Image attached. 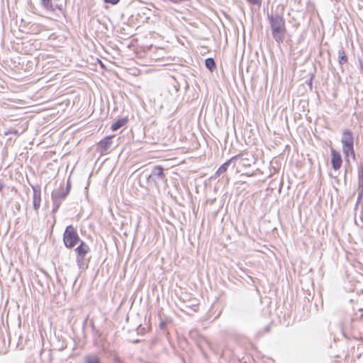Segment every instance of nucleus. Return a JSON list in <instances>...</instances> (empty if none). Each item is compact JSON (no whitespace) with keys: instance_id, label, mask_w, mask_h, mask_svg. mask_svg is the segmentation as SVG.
I'll list each match as a JSON object with an SVG mask.
<instances>
[{"instance_id":"f257e3e1","label":"nucleus","mask_w":363,"mask_h":363,"mask_svg":"<svg viewBox=\"0 0 363 363\" xmlns=\"http://www.w3.org/2000/svg\"><path fill=\"white\" fill-rule=\"evenodd\" d=\"M268 18L271 26L273 38L277 43L279 44L282 43L286 32L284 17L279 15H271Z\"/></svg>"},{"instance_id":"f03ea898","label":"nucleus","mask_w":363,"mask_h":363,"mask_svg":"<svg viewBox=\"0 0 363 363\" xmlns=\"http://www.w3.org/2000/svg\"><path fill=\"white\" fill-rule=\"evenodd\" d=\"M341 143L345 159L347 161L350 158L354 160L356 158L354 151V136L350 130L345 129L342 131Z\"/></svg>"},{"instance_id":"7ed1b4c3","label":"nucleus","mask_w":363,"mask_h":363,"mask_svg":"<svg viewBox=\"0 0 363 363\" xmlns=\"http://www.w3.org/2000/svg\"><path fill=\"white\" fill-rule=\"evenodd\" d=\"M76 254V262L79 269H86L88 268L89 259L86 256L90 252L89 246L84 241H81L79 245L74 249Z\"/></svg>"},{"instance_id":"20e7f679","label":"nucleus","mask_w":363,"mask_h":363,"mask_svg":"<svg viewBox=\"0 0 363 363\" xmlns=\"http://www.w3.org/2000/svg\"><path fill=\"white\" fill-rule=\"evenodd\" d=\"M79 241L80 238L76 228L72 225H68L63 233V242L65 247L72 249L76 246Z\"/></svg>"},{"instance_id":"39448f33","label":"nucleus","mask_w":363,"mask_h":363,"mask_svg":"<svg viewBox=\"0 0 363 363\" xmlns=\"http://www.w3.org/2000/svg\"><path fill=\"white\" fill-rule=\"evenodd\" d=\"M330 157L332 167L335 171H338L342 164V158L339 151L334 147H330Z\"/></svg>"},{"instance_id":"423d86ee","label":"nucleus","mask_w":363,"mask_h":363,"mask_svg":"<svg viewBox=\"0 0 363 363\" xmlns=\"http://www.w3.org/2000/svg\"><path fill=\"white\" fill-rule=\"evenodd\" d=\"M238 159H241L242 160H244V159L242 158V156L240 155L233 157L229 160H228L224 164H223L218 169V170L216 172V174L217 176H220V175L224 174L228 170V167L230 166V164H232L233 162H234L235 161H236Z\"/></svg>"},{"instance_id":"0eeeda50","label":"nucleus","mask_w":363,"mask_h":363,"mask_svg":"<svg viewBox=\"0 0 363 363\" xmlns=\"http://www.w3.org/2000/svg\"><path fill=\"white\" fill-rule=\"evenodd\" d=\"M111 138L112 136L106 137L98 143L101 151H106L111 147L112 144Z\"/></svg>"},{"instance_id":"6e6552de","label":"nucleus","mask_w":363,"mask_h":363,"mask_svg":"<svg viewBox=\"0 0 363 363\" xmlns=\"http://www.w3.org/2000/svg\"><path fill=\"white\" fill-rule=\"evenodd\" d=\"M128 120L127 118H121V119L118 120L117 121H116L115 123H113L112 124L111 130L113 131H116L120 128L126 125V123H128Z\"/></svg>"},{"instance_id":"1a4fd4ad","label":"nucleus","mask_w":363,"mask_h":363,"mask_svg":"<svg viewBox=\"0 0 363 363\" xmlns=\"http://www.w3.org/2000/svg\"><path fill=\"white\" fill-rule=\"evenodd\" d=\"M205 65L211 72L216 68V62L211 57L207 58L206 60Z\"/></svg>"},{"instance_id":"9d476101","label":"nucleus","mask_w":363,"mask_h":363,"mask_svg":"<svg viewBox=\"0 0 363 363\" xmlns=\"http://www.w3.org/2000/svg\"><path fill=\"white\" fill-rule=\"evenodd\" d=\"M358 196H357V201L359 202L362 201L363 198V177L359 178V185H358Z\"/></svg>"},{"instance_id":"9b49d317","label":"nucleus","mask_w":363,"mask_h":363,"mask_svg":"<svg viewBox=\"0 0 363 363\" xmlns=\"http://www.w3.org/2000/svg\"><path fill=\"white\" fill-rule=\"evenodd\" d=\"M152 173L154 175L160 178H162L164 177V169L160 165L155 166L153 169Z\"/></svg>"},{"instance_id":"f8f14e48","label":"nucleus","mask_w":363,"mask_h":363,"mask_svg":"<svg viewBox=\"0 0 363 363\" xmlns=\"http://www.w3.org/2000/svg\"><path fill=\"white\" fill-rule=\"evenodd\" d=\"M338 58L340 64L342 65L347 62V57L345 52L343 50L338 51Z\"/></svg>"},{"instance_id":"ddd939ff","label":"nucleus","mask_w":363,"mask_h":363,"mask_svg":"<svg viewBox=\"0 0 363 363\" xmlns=\"http://www.w3.org/2000/svg\"><path fill=\"white\" fill-rule=\"evenodd\" d=\"M86 363H101L99 358L96 355H89L85 359Z\"/></svg>"},{"instance_id":"4468645a","label":"nucleus","mask_w":363,"mask_h":363,"mask_svg":"<svg viewBox=\"0 0 363 363\" xmlns=\"http://www.w3.org/2000/svg\"><path fill=\"white\" fill-rule=\"evenodd\" d=\"M40 205V195L37 196L36 194L34 195L33 197V206L35 210H38Z\"/></svg>"},{"instance_id":"2eb2a0df","label":"nucleus","mask_w":363,"mask_h":363,"mask_svg":"<svg viewBox=\"0 0 363 363\" xmlns=\"http://www.w3.org/2000/svg\"><path fill=\"white\" fill-rule=\"evenodd\" d=\"M43 6L48 10H53L52 0H42Z\"/></svg>"},{"instance_id":"dca6fc26","label":"nucleus","mask_w":363,"mask_h":363,"mask_svg":"<svg viewBox=\"0 0 363 363\" xmlns=\"http://www.w3.org/2000/svg\"><path fill=\"white\" fill-rule=\"evenodd\" d=\"M248 2L255 4V5H260L262 3V0H247Z\"/></svg>"},{"instance_id":"f3484780","label":"nucleus","mask_w":363,"mask_h":363,"mask_svg":"<svg viewBox=\"0 0 363 363\" xmlns=\"http://www.w3.org/2000/svg\"><path fill=\"white\" fill-rule=\"evenodd\" d=\"M120 0H104L106 3H108L111 4H116L119 2Z\"/></svg>"},{"instance_id":"a211bd4d","label":"nucleus","mask_w":363,"mask_h":363,"mask_svg":"<svg viewBox=\"0 0 363 363\" xmlns=\"http://www.w3.org/2000/svg\"><path fill=\"white\" fill-rule=\"evenodd\" d=\"M3 188H4V184L0 182V191H2Z\"/></svg>"},{"instance_id":"6ab92c4d","label":"nucleus","mask_w":363,"mask_h":363,"mask_svg":"<svg viewBox=\"0 0 363 363\" xmlns=\"http://www.w3.org/2000/svg\"><path fill=\"white\" fill-rule=\"evenodd\" d=\"M170 1L174 2V3H177L178 2V0H170Z\"/></svg>"}]
</instances>
